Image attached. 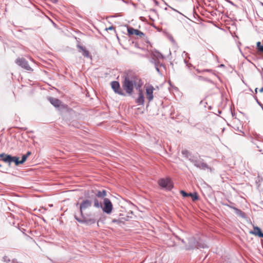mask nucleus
<instances>
[{"label":"nucleus","instance_id":"nucleus-1","mask_svg":"<svg viewBox=\"0 0 263 263\" xmlns=\"http://www.w3.org/2000/svg\"><path fill=\"white\" fill-rule=\"evenodd\" d=\"M142 85L141 80L137 76H127L125 77L122 83L123 89L125 91V93L129 96L133 93L134 86L138 90L141 88Z\"/></svg>","mask_w":263,"mask_h":263},{"label":"nucleus","instance_id":"nucleus-2","mask_svg":"<svg viewBox=\"0 0 263 263\" xmlns=\"http://www.w3.org/2000/svg\"><path fill=\"white\" fill-rule=\"evenodd\" d=\"M189 160L194 164V166L202 170L210 169L211 168L208 166V165L204 162V160L201 159H197L194 157H191L189 158Z\"/></svg>","mask_w":263,"mask_h":263},{"label":"nucleus","instance_id":"nucleus-3","mask_svg":"<svg viewBox=\"0 0 263 263\" xmlns=\"http://www.w3.org/2000/svg\"><path fill=\"white\" fill-rule=\"evenodd\" d=\"M158 184L161 187L168 191H170L173 188V182L170 178H161L158 181Z\"/></svg>","mask_w":263,"mask_h":263},{"label":"nucleus","instance_id":"nucleus-4","mask_svg":"<svg viewBox=\"0 0 263 263\" xmlns=\"http://www.w3.org/2000/svg\"><path fill=\"white\" fill-rule=\"evenodd\" d=\"M74 218L78 222L81 223H85L86 224H92L96 222V220L95 218H88L83 214L81 218H79L76 215H74Z\"/></svg>","mask_w":263,"mask_h":263},{"label":"nucleus","instance_id":"nucleus-5","mask_svg":"<svg viewBox=\"0 0 263 263\" xmlns=\"http://www.w3.org/2000/svg\"><path fill=\"white\" fill-rule=\"evenodd\" d=\"M112 204L110 200L107 198L103 199V205H102L103 211L105 213L110 214L112 210Z\"/></svg>","mask_w":263,"mask_h":263},{"label":"nucleus","instance_id":"nucleus-6","mask_svg":"<svg viewBox=\"0 0 263 263\" xmlns=\"http://www.w3.org/2000/svg\"><path fill=\"white\" fill-rule=\"evenodd\" d=\"M111 88L114 92L120 96H126V93L120 87V83L118 81H112L110 83Z\"/></svg>","mask_w":263,"mask_h":263},{"label":"nucleus","instance_id":"nucleus-7","mask_svg":"<svg viewBox=\"0 0 263 263\" xmlns=\"http://www.w3.org/2000/svg\"><path fill=\"white\" fill-rule=\"evenodd\" d=\"M16 63L23 68L28 71H32V69L31 67L29 65L27 60L23 58H18L15 61Z\"/></svg>","mask_w":263,"mask_h":263},{"label":"nucleus","instance_id":"nucleus-8","mask_svg":"<svg viewBox=\"0 0 263 263\" xmlns=\"http://www.w3.org/2000/svg\"><path fill=\"white\" fill-rule=\"evenodd\" d=\"M91 206V202L88 199L84 200L80 205V212L81 216H83V211L89 208Z\"/></svg>","mask_w":263,"mask_h":263},{"label":"nucleus","instance_id":"nucleus-9","mask_svg":"<svg viewBox=\"0 0 263 263\" xmlns=\"http://www.w3.org/2000/svg\"><path fill=\"white\" fill-rule=\"evenodd\" d=\"M186 239L187 241V245H186V249H192L195 248L196 247H197L196 245L197 240L194 237L191 236L187 238Z\"/></svg>","mask_w":263,"mask_h":263},{"label":"nucleus","instance_id":"nucleus-10","mask_svg":"<svg viewBox=\"0 0 263 263\" xmlns=\"http://www.w3.org/2000/svg\"><path fill=\"white\" fill-rule=\"evenodd\" d=\"M13 162L15 163L16 165L21 164L19 158L16 156H8L5 159V162L8 163L9 166H10L11 163Z\"/></svg>","mask_w":263,"mask_h":263},{"label":"nucleus","instance_id":"nucleus-11","mask_svg":"<svg viewBox=\"0 0 263 263\" xmlns=\"http://www.w3.org/2000/svg\"><path fill=\"white\" fill-rule=\"evenodd\" d=\"M127 32L129 35H136L139 36L140 37L144 36V34L141 31L134 29L133 27H128Z\"/></svg>","mask_w":263,"mask_h":263},{"label":"nucleus","instance_id":"nucleus-12","mask_svg":"<svg viewBox=\"0 0 263 263\" xmlns=\"http://www.w3.org/2000/svg\"><path fill=\"white\" fill-rule=\"evenodd\" d=\"M154 90V88L153 86L152 85L148 86L146 87V98L147 100H148V102H151L153 98V91Z\"/></svg>","mask_w":263,"mask_h":263},{"label":"nucleus","instance_id":"nucleus-13","mask_svg":"<svg viewBox=\"0 0 263 263\" xmlns=\"http://www.w3.org/2000/svg\"><path fill=\"white\" fill-rule=\"evenodd\" d=\"M180 194L184 197H191L192 198V200L193 201L197 200L198 199V195L196 193H187L185 192L184 191L181 190L180 191Z\"/></svg>","mask_w":263,"mask_h":263},{"label":"nucleus","instance_id":"nucleus-14","mask_svg":"<svg viewBox=\"0 0 263 263\" xmlns=\"http://www.w3.org/2000/svg\"><path fill=\"white\" fill-rule=\"evenodd\" d=\"M139 90V96L137 99L136 102L139 105H143L144 103V97L142 90L141 88Z\"/></svg>","mask_w":263,"mask_h":263},{"label":"nucleus","instance_id":"nucleus-15","mask_svg":"<svg viewBox=\"0 0 263 263\" xmlns=\"http://www.w3.org/2000/svg\"><path fill=\"white\" fill-rule=\"evenodd\" d=\"M77 47H78V48L79 49V51L80 52H82V53L84 57H87V58L90 57L89 51L84 47H83L80 45H78Z\"/></svg>","mask_w":263,"mask_h":263},{"label":"nucleus","instance_id":"nucleus-16","mask_svg":"<svg viewBox=\"0 0 263 263\" xmlns=\"http://www.w3.org/2000/svg\"><path fill=\"white\" fill-rule=\"evenodd\" d=\"M197 247H196L195 248L199 249V248H208V246L206 244V243L205 242L204 240H203L201 238L198 239V240H197L196 245Z\"/></svg>","mask_w":263,"mask_h":263},{"label":"nucleus","instance_id":"nucleus-17","mask_svg":"<svg viewBox=\"0 0 263 263\" xmlns=\"http://www.w3.org/2000/svg\"><path fill=\"white\" fill-rule=\"evenodd\" d=\"M48 100L50 103L55 107H59L61 105V102L57 98L50 97Z\"/></svg>","mask_w":263,"mask_h":263},{"label":"nucleus","instance_id":"nucleus-18","mask_svg":"<svg viewBox=\"0 0 263 263\" xmlns=\"http://www.w3.org/2000/svg\"><path fill=\"white\" fill-rule=\"evenodd\" d=\"M230 208L232 209H233L235 211V214L242 217V218H245L246 217V214L244 212L241 211L240 210L234 207V206H230Z\"/></svg>","mask_w":263,"mask_h":263},{"label":"nucleus","instance_id":"nucleus-19","mask_svg":"<svg viewBox=\"0 0 263 263\" xmlns=\"http://www.w3.org/2000/svg\"><path fill=\"white\" fill-rule=\"evenodd\" d=\"M252 233L260 237L263 238V233L261 232L260 229L258 227H254V232H253Z\"/></svg>","mask_w":263,"mask_h":263},{"label":"nucleus","instance_id":"nucleus-20","mask_svg":"<svg viewBox=\"0 0 263 263\" xmlns=\"http://www.w3.org/2000/svg\"><path fill=\"white\" fill-rule=\"evenodd\" d=\"M97 197L99 198H105L104 197L107 196V192L106 190L98 191L96 194Z\"/></svg>","mask_w":263,"mask_h":263},{"label":"nucleus","instance_id":"nucleus-21","mask_svg":"<svg viewBox=\"0 0 263 263\" xmlns=\"http://www.w3.org/2000/svg\"><path fill=\"white\" fill-rule=\"evenodd\" d=\"M153 56L155 58H156V59H157L158 60L159 59H164V56L163 55V54L157 50H156L153 52Z\"/></svg>","mask_w":263,"mask_h":263},{"label":"nucleus","instance_id":"nucleus-22","mask_svg":"<svg viewBox=\"0 0 263 263\" xmlns=\"http://www.w3.org/2000/svg\"><path fill=\"white\" fill-rule=\"evenodd\" d=\"M94 206L97 208H102V203L101 201H99L98 199L95 198L94 200Z\"/></svg>","mask_w":263,"mask_h":263},{"label":"nucleus","instance_id":"nucleus-23","mask_svg":"<svg viewBox=\"0 0 263 263\" xmlns=\"http://www.w3.org/2000/svg\"><path fill=\"white\" fill-rule=\"evenodd\" d=\"M257 47L258 50L261 52H263V45H261L260 42L257 43Z\"/></svg>","mask_w":263,"mask_h":263},{"label":"nucleus","instance_id":"nucleus-24","mask_svg":"<svg viewBox=\"0 0 263 263\" xmlns=\"http://www.w3.org/2000/svg\"><path fill=\"white\" fill-rule=\"evenodd\" d=\"M159 65H162L159 62H155V68L156 69V70L159 72H160V70H159Z\"/></svg>","mask_w":263,"mask_h":263},{"label":"nucleus","instance_id":"nucleus-25","mask_svg":"<svg viewBox=\"0 0 263 263\" xmlns=\"http://www.w3.org/2000/svg\"><path fill=\"white\" fill-rule=\"evenodd\" d=\"M3 260L6 263H10L11 261L7 256H4L3 257Z\"/></svg>","mask_w":263,"mask_h":263},{"label":"nucleus","instance_id":"nucleus-26","mask_svg":"<svg viewBox=\"0 0 263 263\" xmlns=\"http://www.w3.org/2000/svg\"><path fill=\"white\" fill-rule=\"evenodd\" d=\"M10 156V155H7L5 153H2L0 154V158H2V160L5 162V159L7 158V156Z\"/></svg>","mask_w":263,"mask_h":263},{"label":"nucleus","instance_id":"nucleus-27","mask_svg":"<svg viewBox=\"0 0 263 263\" xmlns=\"http://www.w3.org/2000/svg\"><path fill=\"white\" fill-rule=\"evenodd\" d=\"M27 159V157H26V156H25V155H23L21 160H20V164H22L24 163L26 161Z\"/></svg>","mask_w":263,"mask_h":263},{"label":"nucleus","instance_id":"nucleus-28","mask_svg":"<svg viewBox=\"0 0 263 263\" xmlns=\"http://www.w3.org/2000/svg\"><path fill=\"white\" fill-rule=\"evenodd\" d=\"M182 154L184 157H188L190 153L187 150H183L182 151Z\"/></svg>","mask_w":263,"mask_h":263},{"label":"nucleus","instance_id":"nucleus-29","mask_svg":"<svg viewBox=\"0 0 263 263\" xmlns=\"http://www.w3.org/2000/svg\"><path fill=\"white\" fill-rule=\"evenodd\" d=\"M106 30H114L115 32H116V30L114 27L112 26L109 27L108 28H106L105 29Z\"/></svg>","mask_w":263,"mask_h":263},{"label":"nucleus","instance_id":"nucleus-30","mask_svg":"<svg viewBox=\"0 0 263 263\" xmlns=\"http://www.w3.org/2000/svg\"><path fill=\"white\" fill-rule=\"evenodd\" d=\"M112 223H120L121 222V221L119 219H114L112 220Z\"/></svg>","mask_w":263,"mask_h":263},{"label":"nucleus","instance_id":"nucleus-31","mask_svg":"<svg viewBox=\"0 0 263 263\" xmlns=\"http://www.w3.org/2000/svg\"><path fill=\"white\" fill-rule=\"evenodd\" d=\"M151 62L152 63L155 65V62H159V60L157 59H155V58L153 57V58H152Z\"/></svg>","mask_w":263,"mask_h":263},{"label":"nucleus","instance_id":"nucleus-32","mask_svg":"<svg viewBox=\"0 0 263 263\" xmlns=\"http://www.w3.org/2000/svg\"><path fill=\"white\" fill-rule=\"evenodd\" d=\"M181 241L185 245V246H186V245H187V239H181Z\"/></svg>","mask_w":263,"mask_h":263},{"label":"nucleus","instance_id":"nucleus-33","mask_svg":"<svg viewBox=\"0 0 263 263\" xmlns=\"http://www.w3.org/2000/svg\"><path fill=\"white\" fill-rule=\"evenodd\" d=\"M10 263H18L17 259H13L12 260H11V262Z\"/></svg>","mask_w":263,"mask_h":263},{"label":"nucleus","instance_id":"nucleus-34","mask_svg":"<svg viewBox=\"0 0 263 263\" xmlns=\"http://www.w3.org/2000/svg\"><path fill=\"white\" fill-rule=\"evenodd\" d=\"M222 204L224 206H227L228 207H229L230 208V206H233L232 205H229L227 203H222Z\"/></svg>","mask_w":263,"mask_h":263},{"label":"nucleus","instance_id":"nucleus-35","mask_svg":"<svg viewBox=\"0 0 263 263\" xmlns=\"http://www.w3.org/2000/svg\"><path fill=\"white\" fill-rule=\"evenodd\" d=\"M31 152H28L27 153V154H25V156H26V157L28 158V157L29 156H30V155H31Z\"/></svg>","mask_w":263,"mask_h":263},{"label":"nucleus","instance_id":"nucleus-36","mask_svg":"<svg viewBox=\"0 0 263 263\" xmlns=\"http://www.w3.org/2000/svg\"><path fill=\"white\" fill-rule=\"evenodd\" d=\"M150 11L153 12H154V13H156V12H157L156 10L155 9H151Z\"/></svg>","mask_w":263,"mask_h":263},{"label":"nucleus","instance_id":"nucleus-37","mask_svg":"<svg viewBox=\"0 0 263 263\" xmlns=\"http://www.w3.org/2000/svg\"><path fill=\"white\" fill-rule=\"evenodd\" d=\"M53 3H57L58 2V0H50Z\"/></svg>","mask_w":263,"mask_h":263},{"label":"nucleus","instance_id":"nucleus-38","mask_svg":"<svg viewBox=\"0 0 263 263\" xmlns=\"http://www.w3.org/2000/svg\"><path fill=\"white\" fill-rule=\"evenodd\" d=\"M198 80H202L203 79V78L201 76H198Z\"/></svg>","mask_w":263,"mask_h":263},{"label":"nucleus","instance_id":"nucleus-39","mask_svg":"<svg viewBox=\"0 0 263 263\" xmlns=\"http://www.w3.org/2000/svg\"><path fill=\"white\" fill-rule=\"evenodd\" d=\"M154 3H155L156 5H158V1H157L156 0H154Z\"/></svg>","mask_w":263,"mask_h":263},{"label":"nucleus","instance_id":"nucleus-40","mask_svg":"<svg viewBox=\"0 0 263 263\" xmlns=\"http://www.w3.org/2000/svg\"><path fill=\"white\" fill-rule=\"evenodd\" d=\"M227 2H228L229 3H230L231 5H234V3L233 2H232L231 1H227Z\"/></svg>","mask_w":263,"mask_h":263},{"label":"nucleus","instance_id":"nucleus-41","mask_svg":"<svg viewBox=\"0 0 263 263\" xmlns=\"http://www.w3.org/2000/svg\"><path fill=\"white\" fill-rule=\"evenodd\" d=\"M259 91L260 92H263V87L260 89Z\"/></svg>","mask_w":263,"mask_h":263},{"label":"nucleus","instance_id":"nucleus-42","mask_svg":"<svg viewBox=\"0 0 263 263\" xmlns=\"http://www.w3.org/2000/svg\"><path fill=\"white\" fill-rule=\"evenodd\" d=\"M255 92L257 93V88H255Z\"/></svg>","mask_w":263,"mask_h":263},{"label":"nucleus","instance_id":"nucleus-43","mask_svg":"<svg viewBox=\"0 0 263 263\" xmlns=\"http://www.w3.org/2000/svg\"><path fill=\"white\" fill-rule=\"evenodd\" d=\"M173 9L175 11H176V12H178V13H179V12H178V11H177L176 10H175V9ZM179 13H180L179 12Z\"/></svg>","mask_w":263,"mask_h":263},{"label":"nucleus","instance_id":"nucleus-44","mask_svg":"<svg viewBox=\"0 0 263 263\" xmlns=\"http://www.w3.org/2000/svg\"><path fill=\"white\" fill-rule=\"evenodd\" d=\"M205 71H211V70L206 69V70H205Z\"/></svg>","mask_w":263,"mask_h":263},{"label":"nucleus","instance_id":"nucleus-45","mask_svg":"<svg viewBox=\"0 0 263 263\" xmlns=\"http://www.w3.org/2000/svg\"><path fill=\"white\" fill-rule=\"evenodd\" d=\"M256 101H257V103H258L259 104H260L259 102H258V100L256 99Z\"/></svg>","mask_w":263,"mask_h":263},{"label":"nucleus","instance_id":"nucleus-46","mask_svg":"<svg viewBox=\"0 0 263 263\" xmlns=\"http://www.w3.org/2000/svg\"><path fill=\"white\" fill-rule=\"evenodd\" d=\"M177 238L178 239H180V238L179 237H178V236H177Z\"/></svg>","mask_w":263,"mask_h":263},{"label":"nucleus","instance_id":"nucleus-47","mask_svg":"<svg viewBox=\"0 0 263 263\" xmlns=\"http://www.w3.org/2000/svg\"><path fill=\"white\" fill-rule=\"evenodd\" d=\"M78 205H79V203H77L76 204V205H77V206H78Z\"/></svg>","mask_w":263,"mask_h":263},{"label":"nucleus","instance_id":"nucleus-48","mask_svg":"<svg viewBox=\"0 0 263 263\" xmlns=\"http://www.w3.org/2000/svg\"><path fill=\"white\" fill-rule=\"evenodd\" d=\"M2 166L1 164H0V167Z\"/></svg>","mask_w":263,"mask_h":263}]
</instances>
